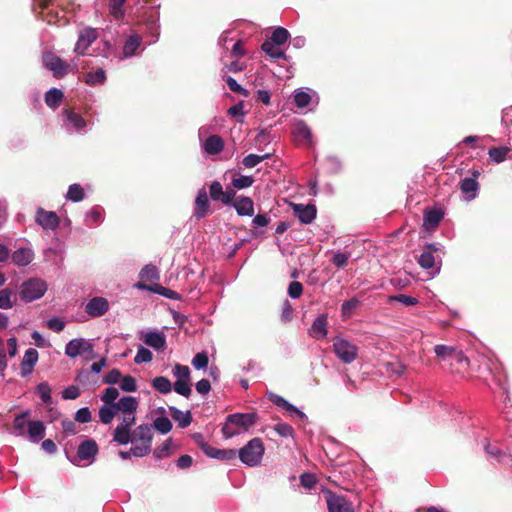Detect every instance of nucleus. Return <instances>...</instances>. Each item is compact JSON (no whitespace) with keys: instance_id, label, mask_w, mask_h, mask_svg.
<instances>
[{"instance_id":"f257e3e1","label":"nucleus","mask_w":512,"mask_h":512,"mask_svg":"<svg viewBox=\"0 0 512 512\" xmlns=\"http://www.w3.org/2000/svg\"><path fill=\"white\" fill-rule=\"evenodd\" d=\"M153 429L149 424H141L130 433L129 442L132 444V454L135 457H144L151 452Z\"/></svg>"},{"instance_id":"f03ea898","label":"nucleus","mask_w":512,"mask_h":512,"mask_svg":"<svg viewBox=\"0 0 512 512\" xmlns=\"http://www.w3.org/2000/svg\"><path fill=\"white\" fill-rule=\"evenodd\" d=\"M44 66L52 72L53 76L61 79L68 74V72H77L78 66L76 63L69 64L62 60L53 52H44L42 56Z\"/></svg>"},{"instance_id":"7ed1b4c3","label":"nucleus","mask_w":512,"mask_h":512,"mask_svg":"<svg viewBox=\"0 0 512 512\" xmlns=\"http://www.w3.org/2000/svg\"><path fill=\"white\" fill-rule=\"evenodd\" d=\"M264 452L263 441L260 438H253L239 450L238 456L244 464L254 467L261 462Z\"/></svg>"},{"instance_id":"20e7f679","label":"nucleus","mask_w":512,"mask_h":512,"mask_svg":"<svg viewBox=\"0 0 512 512\" xmlns=\"http://www.w3.org/2000/svg\"><path fill=\"white\" fill-rule=\"evenodd\" d=\"M47 290L46 283L38 278H31L21 285L20 297L25 302L41 298Z\"/></svg>"},{"instance_id":"39448f33","label":"nucleus","mask_w":512,"mask_h":512,"mask_svg":"<svg viewBox=\"0 0 512 512\" xmlns=\"http://www.w3.org/2000/svg\"><path fill=\"white\" fill-rule=\"evenodd\" d=\"M358 347L346 339L336 338L333 342V351L345 364H350L358 357Z\"/></svg>"},{"instance_id":"423d86ee","label":"nucleus","mask_w":512,"mask_h":512,"mask_svg":"<svg viewBox=\"0 0 512 512\" xmlns=\"http://www.w3.org/2000/svg\"><path fill=\"white\" fill-rule=\"evenodd\" d=\"M136 422L135 412L123 414L121 423L114 429L113 441L119 445H126L130 440L131 427Z\"/></svg>"},{"instance_id":"0eeeda50","label":"nucleus","mask_w":512,"mask_h":512,"mask_svg":"<svg viewBox=\"0 0 512 512\" xmlns=\"http://www.w3.org/2000/svg\"><path fill=\"white\" fill-rule=\"evenodd\" d=\"M65 354L68 357L75 358L82 354H88L91 358H94L93 345L82 338L71 340L65 347Z\"/></svg>"},{"instance_id":"6e6552de","label":"nucleus","mask_w":512,"mask_h":512,"mask_svg":"<svg viewBox=\"0 0 512 512\" xmlns=\"http://www.w3.org/2000/svg\"><path fill=\"white\" fill-rule=\"evenodd\" d=\"M325 498L328 512H354L353 504L342 495L329 491Z\"/></svg>"},{"instance_id":"1a4fd4ad","label":"nucleus","mask_w":512,"mask_h":512,"mask_svg":"<svg viewBox=\"0 0 512 512\" xmlns=\"http://www.w3.org/2000/svg\"><path fill=\"white\" fill-rule=\"evenodd\" d=\"M436 355L443 359L449 360L451 362L455 361L459 363L461 366L468 365V359L463 355L461 351H458L452 346L447 345H436L434 348Z\"/></svg>"},{"instance_id":"9d476101","label":"nucleus","mask_w":512,"mask_h":512,"mask_svg":"<svg viewBox=\"0 0 512 512\" xmlns=\"http://www.w3.org/2000/svg\"><path fill=\"white\" fill-rule=\"evenodd\" d=\"M256 420V413H235L227 416V421L239 429L240 433L242 431H247L251 426L255 424Z\"/></svg>"},{"instance_id":"9b49d317","label":"nucleus","mask_w":512,"mask_h":512,"mask_svg":"<svg viewBox=\"0 0 512 512\" xmlns=\"http://www.w3.org/2000/svg\"><path fill=\"white\" fill-rule=\"evenodd\" d=\"M97 37V32L93 28H85L81 30L74 52L78 55H85L87 49L97 39Z\"/></svg>"},{"instance_id":"f8f14e48","label":"nucleus","mask_w":512,"mask_h":512,"mask_svg":"<svg viewBox=\"0 0 512 512\" xmlns=\"http://www.w3.org/2000/svg\"><path fill=\"white\" fill-rule=\"evenodd\" d=\"M210 213V203L205 187L198 190L194 201V216L196 219L205 218Z\"/></svg>"},{"instance_id":"ddd939ff","label":"nucleus","mask_w":512,"mask_h":512,"mask_svg":"<svg viewBox=\"0 0 512 512\" xmlns=\"http://www.w3.org/2000/svg\"><path fill=\"white\" fill-rule=\"evenodd\" d=\"M35 220L37 224L46 230H55L60 223V219L55 212L46 211L43 208L37 209Z\"/></svg>"},{"instance_id":"4468645a","label":"nucleus","mask_w":512,"mask_h":512,"mask_svg":"<svg viewBox=\"0 0 512 512\" xmlns=\"http://www.w3.org/2000/svg\"><path fill=\"white\" fill-rule=\"evenodd\" d=\"M292 135L294 141L298 145H311L312 144V132L308 125L300 120L293 124Z\"/></svg>"},{"instance_id":"2eb2a0df","label":"nucleus","mask_w":512,"mask_h":512,"mask_svg":"<svg viewBox=\"0 0 512 512\" xmlns=\"http://www.w3.org/2000/svg\"><path fill=\"white\" fill-rule=\"evenodd\" d=\"M99 452V446L94 439H85L77 449V457L81 461L93 462Z\"/></svg>"},{"instance_id":"dca6fc26","label":"nucleus","mask_w":512,"mask_h":512,"mask_svg":"<svg viewBox=\"0 0 512 512\" xmlns=\"http://www.w3.org/2000/svg\"><path fill=\"white\" fill-rule=\"evenodd\" d=\"M109 309V302L103 297L92 298L85 306V312L91 317H100Z\"/></svg>"},{"instance_id":"f3484780","label":"nucleus","mask_w":512,"mask_h":512,"mask_svg":"<svg viewBox=\"0 0 512 512\" xmlns=\"http://www.w3.org/2000/svg\"><path fill=\"white\" fill-rule=\"evenodd\" d=\"M293 211L304 224L312 223L317 213L316 207L313 204H294Z\"/></svg>"},{"instance_id":"a211bd4d","label":"nucleus","mask_w":512,"mask_h":512,"mask_svg":"<svg viewBox=\"0 0 512 512\" xmlns=\"http://www.w3.org/2000/svg\"><path fill=\"white\" fill-rule=\"evenodd\" d=\"M38 351L34 348L26 350L24 357L21 362V376L25 377L32 373L34 366L38 361Z\"/></svg>"},{"instance_id":"6ab92c4d","label":"nucleus","mask_w":512,"mask_h":512,"mask_svg":"<svg viewBox=\"0 0 512 512\" xmlns=\"http://www.w3.org/2000/svg\"><path fill=\"white\" fill-rule=\"evenodd\" d=\"M438 251V248L435 244H426L424 246L423 252L418 258V264L423 269H431L435 265V257L434 253Z\"/></svg>"},{"instance_id":"aec40b11","label":"nucleus","mask_w":512,"mask_h":512,"mask_svg":"<svg viewBox=\"0 0 512 512\" xmlns=\"http://www.w3.org/2000/svg\"><path fill=\"white\" fill-rule=\"evenodd\" d=\"M233 207L239 216H252L254 214V203L250 197H238L234 201Z\"/></svg>"},{"instance_id":"412c9836","label":"nucleus","mask_w":512,"mask_h":512,"mask_svg":"<svg viewBox=\"0 0 512 512\" xmlns=\"http://www.w3.org/2000/svg\"><path fill=\"white\" fill-rule=\"evenodd\" d=\"M327 316L325 314L317 317L310 328V336L315 339H324L327 336Z\"/></svg>"},{"instance_id":"4be33fe9","label":"nucleus","mask_w":512,"mask_h":512,"mask_svg":"<svg viewBox=\"0 0 512 512\" xmlns=\"http://www.w3.org/2000/svg\"><path fill=\"white\" fill-rule=\"evenodd\" d=\"M12 262L17 266H27L34 259V252L30 248H19L13 252Z\"/></svg>"},{"instance_id":"5701e85b","label":"nucleus","mask_w":512,"mask_h":512,"mask_svg":"<svg viewBox=\"0 0 512 512\" xmlns=\"http://www.w3.org/2000/svg\"><path fill=\"white\" fill-rule=\"evenodd\" d=\"M460 190L466 195L467 200H473L477 196L479 183L475 178H464L459 183Z\"/></svg>"},{"instance_id":"b1692460","label":"nucleus","mask_w":512,"mask_h":512,"mask_svg":"<svg viewBox=\"0 0 512 512\" xmlns=\"http://www.w3.org/2000/svg\"><path fill=\"white\" fill-rule=\"evenodd\" d=\"M204 454L210 458L228 461L236 458L237 451L235 449H218L209 445Z\"/></svg>"},{"instance_id":"393cba45","label":"nucleus","mask_w":512,"mask_h":512,"mask_svg":"<svg viewBox=\"0 0 512 512\" xmlns=\"http://www.w3.org/2000/svg\"><path fill=\"white\" fill-rule=\"evenodd\" d=\"M143 340L146 345L155 350H163L166 347V337L163 333L148 332L144 335Z\"/></svg>"},{"instance_id":"a878e982","label":"nucleus","mask_w":512,"mask_h":512,"mask_svg":"<svg viewBox=\"0 0 512 512\" xmlns=\"http://www.w3.org/2000/svg\"><path fill=\"white\" fill-rule=\"evenodd\" d=\"M116 412L131 413L136 412L138 408V401L135 397L125 396L122 397L118 402L113 404Z\"/></svg>"},{"instance_id":"bb28decb","label":"nucleus","mask_w":512,"mask_h":512,"mask_svg":"<svg viewBox=\"0 0 512 512\" xmlns=\"http://www.w3.org/2000/svg\"><path fill=\"white\" fill-rule=\"evenodd\" d=\"M204 150L209 155H216L224 148V142L218 135L209 136L204 142Z\"/></svg>"},{"instance_id":"cd10ccee","label":"nucleus","mask_w":512,"mask_h":512,"mask_svg":"<svg viewBox=\"0 0 512 512\" xmlns=\"http://www.w3.org/2000/svg\"><path fill=\"white\" fill-rule=\"evenodd\" d=\"M169 411L171 417L173 418V420L178 422V426L180 428H186L191 424L192 415L190 411L182 412L181 410L173 406L169 407Z\"/></svg>"},{"instance_id":"c85d7f7f","label":"nucleus","mask_w":512,"mask_h":512,"mask_svg":"<svg viewBox=\"0 0 512 512\" xmlns=\"http://www.w3.org/2000/svg\"><path fill=\"white\" fill-rule=\"evenodd\" d=\"M28 434L33 442H38L44 437L45 426L42 421H28Z\"/></svg>"},{"instance_id":"c756f323","label":"nucleus","mask_w":512,"mask_h":512,"mask_svg":"<svg viewBox=\"0 0 512 512\" xmlns=\"http://www.w3.org/2000/svg\"><path fill=\"white\" fill-rule=\"evenodd\" d=\"M64 95L60 89L52 88L45 94V103L48 107L56 109L60 106Z\"/></svg>"},{"instance_id":"7c9ffc66","label":"nucleus","mask_w":512,"mask_h":512,"mask_svg":"<svg viewBox=\"0 0 512 512\" xmlns=\"http://www.w3.org/2000/svg\"><path fill=\"white\" fill-rule=\"evenodd\" d=\"M443 212L440 210H428L424 214V225L427 228H436L443 219Z\"/></svg>"},{"instance_id":"2f4dec72","label":"nucleus","mask_w":512,"mask_h":512,"mask_svg":"<svg viewBox=\"0 0 512 512\" xmlns=\"http://www.w3.org/2000/svg\"><path fill=\"white\" fill-rule=\"evenodd\" d=\"M105 80L106 74L102 68H98L94 72H88L84 77V81L90 86L103 84Z\"/></svg>"},{"instance_id":"473e14b6","label":"nucleus","mask_w":512,"mask_h":512,"mask_svg":"<svg viewBox=\"0 0 512 512\" xmlns=\"http://www.w3.org/2000/svg\"><path fill=\"white\" fill-rule=\"evenodd\" d=\"M289 32L287 29L283 27H277L273 32L271 37L267 40L272 42L278 46L283 45L289 39Z\"/></svg>"},{"instance_id":"72a5a7b5","label":"nucleus","mask_w":512,"mask_h":512,"mask_svg":"<svg viewBox=\"0 0 512 512\" xmlns=\"http://www.w3.org/2000/svg\"><path fill=\"white\" fill-rule=\"evenodd\" d=\"M117 414L114 405H104L99 409V419L103 424H110Z\"/></svg>"},{"instance_id":"f704fd0d","label":"nucleus","mask_w":512,"mask_h":512,"mask_svg":"<svg viewBox=\"0 0 512 512\" xmlns=\"http://www.w3.org/2000/svg\"><path fill=\"white\" fill-rule=\"evenodd\" d=\"M152 386L160 393L167 394L171 392L172 384L170 380L164 376L155 377L152 380Z\"/></svg>"},{"instance_id":"c9c22d12","label":"nucleus","mask_w":512,"mask_h":512,"mask_svg":"<svg viewBox=\"0 0 512 512\" xmlns=\"http://www.w3.org/2000/svg\"><path fill=\"white\" fill-rule=\"evenodd\" d=\"M141 44V37L138 35L130 36L124 44L123 53L125 56H131Z\"/></svg>"},{"instance_id":"e433bc0d","label":"nucleus","mask_w":512,"mask_h":512,"mask_svg":"<svg viewBox=\"0 0 512 512\" xmlns=\"http://www.w3.org/2000/svg\"><path fill=\"white\" fill-rule=\"evenodd\" d=\"M84 196V189L80 184L75 183L69 186L66 198L73 202H79L84 199Z\"/></svg>"},{"instance_id":"4c0bfd02","label":"nucleus","mask_w":512,"mask_h":512,"mask_svg":"<svg viewBox=\"0 0 512 512\" xmlns=\"http://www.w3.org/2000/svg\"><path fill=\"white\" fill-rule=\"evenodd\" d=\"M261 49L273 59L284 58L285 56L284 52L276 47V44L267 40L261 45Z\"/></svg>"},{"instance_id":"58836bf2","label":"nucleus","mask_w":512,"mask_h":512,"mask_svg":"<svg viewBox=\"0 0 512 512\" xmlns=\"http://www.w3.org/2000/svg\"><path fill=\"white\" fill-rule=\"evenodd\" d=\"M155 428L162 434H167L172 430V423L169 418L163 416L154 420L152 429Z\"/></svg>"},{"instance_id":"ea45409f","label":"nucleus","mask_w":512,"mask_h":512,"mask_svg":"<svg viewBox=\"0 0 512 512\" xmlns=\"http://www.w3.org/2000/svg\"><path fill=\"white\" fill-rule=\"evenodd\" d=\"M126 0H110L109 11L110 14L117 20L123 19L124 10L122 9Z\"/></svg>"},{"instance_id":"a19ab883","label":"nucleus","mask_w":512,"mask_h":512,"mask_svg":"<svg viewBox=\"0 0 512 512\" xmlns=\"http://www.w3.org/2000/svg\"><path fill=\"white\" fill-rule=\"evenodd\" d=\"M140 278L144 281H153L159 279V271L154 265H146L140 272Z\"/></svg>"},{"instance_id":"79ce46f5","label":"nucleus","mask_w":512,"mask_h":512,"mask_svg":"<svg viewBox=\"0 0 512 512\" xmlns=\"http://www.w3.org/2000/svg\"><path fill=\"white\" fill-rule=\"evenodd\" d=\"M64 113L66 114L68 121L72 123L77 130H80L86 126V121L78 113L68 109H65Z\"/></svg>"},{"instance_id":"37998d69","label":"nucleus","mask_w":512,"mask_h":512,"mask_svg":"<svg viewBox=\"0 0 512 512\" xmlns=\"http://www.w3.org/2000/svg\"><path fill=\"white\" fill-rule=\"evenodd\" d=\"M360 301L357 298H351L343 302L341 312L344 317H351L354 310L359 306Z\"/></svg>"},{"instance_id":"c03bdc74","label":"nucleus","mask_w":512,"mask_h":512,"mask_svg":"<svg viewBox=\"0 0 512 512\" xmlns=\"http://www.w3.org/2000/svg\"><path fill=\"white\" fill-rule=\"evenodd\" d=\"M270 154L257 155V154H249L243 158V165L247 168H253L257 166L263 160L269 158Z\"/></svg>"},{"instance_id":"a18cd8bd","label":"nucleus","mask_w":512,"mask_h":512,"mask_svg":"<svg viewBox=\"0 0 512 512\" xmlns=\"http://www.w3.org/2000/svg\"><path fill=\"white\" fill-rule=\"evenodd\" d=\"M172 445V438L165 440L162 445L158 446L154 451L153 455L156 459H162L170 455V448Z\"/></svg>"},{"instance_id":"49530a36","label":"nucleus","mask_w":512,"mask_h":512,"mask_svg":"<svg viewBox=\"0 0 512 512\" xmlns=\"http://www.w3.org/2000/svg\"><path fill=\"white\" fill-rule=\"evenodd\" d=\"M394 301L400 302L405 306H415L418 304V299L413 296L405 295V294H397L389 297V302L392 303Z\"/></svg>"},{"instance_id":"de8ad7c7","label":"nucleus","mask_w":512,"mask_h":512,"mask_svg":"<svg viewBox=\"0 0 512 512\" xmlns=\"http://www.w3.org/2000/svg\"><path fill=\"white\" fill-rule=\"evenodd\" d=\"M223 186L219 181H213L209 186V196L213 201H221L223 197Z\"/></svg>"},{"instance_id":"09e8293b","label":"nucleus","mask_w":512,"mask_h":512,"mask_svg":"<svg viewBox=\"0 0 512 512\" xmlns=\"http://www.w3.org/2000/svg\"><path fill=\"white\" fill-rule=\"evenodd\" d=\"M509 149L507 147H492L489 149V156L495 162L500 163L505 160Z\"/></svg>"},{"instance_id":"8fccbe9b","label":"nucleus","mask_w":512,"mask_h":512,"mask_svg":"<svg viewBox=\"0 0 512 512\" xmlns=\"http://www.w3.org/2000/svg\"><path fill=\"white\" fill-rule=\"evenodd\" d=\"M37 393L39 394L41 400L45 404H51L52 403V397H51V388L46 382H42L37 386Z\"/></svg>"},{"instance_id":"3c124183","label":"nucleus","mask_w":512,"mask_h":512,"mask_svg":"<svg viewBox=\"0 0 512 512\" xmlns=\"http://www.w3.org/2000/svg\"><path fill=\"white\" fill-rule=\"evenodd\" d=\"M232 186L236 189H245L249 188L254 183V178L252 176H239L232 179Z\"/></svg>"},{"instance_id":"603ef678","label":"nucleus","mask_w":512,"mask_h":512,"mask_svg":"<svg viewBox=\"0 0 512 512\" xmlns=\"http://www.w3.org/2000/svg\"><path fill=\"white\" fill-rule=\"evenodd\" d=\"M189 380L177 379L174 383V391L184 397H189L191 395V387L188 384Z\"/></svg>"},{"instance_id":"864d4df0","label":"nucleus","mask_w":512,"mask_h":512,"mask_svg":"<svg viewBox=\"0 0 512 512\" xmlns=\"http://www.w3.org/2000/svg\"><path fill=\"white\" fill-rule=\"evenodd\" d=\"M152 358H153L152 352L149 349H147L143 346H140L138 348L137 354L134 358V362L136 364L147 363V362H150L152 360Z\"/></svg>"},{"instance_id":"5fc2aeb1","label":"nucleus","mask_w":512,"mask_h":512,"mask_svg":"<svg viewBox=\"0 0 512 512\" xmlns=\"http://www.w3.org/2000/svg\"><path fill=\"white\" fill-rule=\"evenodd\" d=\"M12 291L8 288L0 290V309H10L14 303L11 300Z\"/></svg>"},{"instance_id":"6e6d98bb","label":"nucleus","mask_w":512,"mask_h":512,"mask_svg":"<svg viewBox=\"0 0 512 512\" xmlns=\"http://www.w3.org/2000/svg\"><path fill=\"white\" fill-rule=\"evenodd\" d=\"M118 396H119L118 389H116L114 387H109V388L105 389L104 394L101 396V400L106 405H112L115 403L114 401L118 398Z\"/></svg>"},{"instance_id":"4d7b16f0","label":"nucleus","mask_w":512,"mask_h":512,"mask_svg":"<svg viewBox=\"0 0 512 512\" xmlns=\"http://www.w3.org/2000/svg\"><path fill=\"white\" fill-rule=\"evenodd\" d=\"M120 387L125 392H134L137 389L134 377L127 375L121 378Z\"/></svg>"},{"instance_id":"13d9d810","label":"nucleus","mask_w":512,"mask_h":512,"mask_svg":"<svg viewBox=\"0 0 512 512\" xmlns=\"http://www.w3.org/2000/svg\"><path fill=\"white\" fill-rule=\"evenodd\" d=\"M209 358L206 352L197 353L192 359V365L196 369H203L208 366Z\"/></svg>"},{"instance_id":"bf43d9fd","label":"nucleus","mask_w":512,"mask_h":512,"mask_svg":"<svg viewBox=\"0 0 512 512\" xmlns=\"http://www.w3.org/2000/svg\"><path fill=\"white\" fill-rule=\"evenodd\" d=\"M226 83L231 91L243 95L244 97L249 96V91L244 89L241 85H239L234 78L228 76L226 78Z\"/></svg>"},{"instance_id":"052dcab7","label":"nucleus","mask_w":512,"mask_h":512,"mask_svg":"<svg viewBox=\"0 0 512 512\" xmlns=\"http://www.w3.org/2000/svg\"><path fill=\"white\" fill-rule=\"evenodd\" d=\"M74 419L78 423H89L92 420V415L88 407L80 408L74 416Z\"/></svg>"},{"instance_id":"680f3d73","label":"nucleus","mask_w":512,"mask_h":512,"mask_svg":"<svg viewBox=\"0 0 512 512\" xmlns=\"http://www.w3.org/2000/svg\"><path fill=\"white\" fill-rule=\"evenodd\" d=\"M311 101V97L308 93L304 91H299L294 96V102L297 107L299 108H305L309 105Z\"/></svg>"},{"instance_id":"e2e57ef3","label":"nucleus","mask_w":512,"mask_h":512,"mask_svg":"<svg viewBox=\"0 0 512 512\" xmlns=\"http://www.w3.org/2000/svg\"><path fill=\"white\" fill-rule=\"evenodd\" d=\"M173 374L178 379L189 380L190 379V369L188 366L176 364L173 369Z\"/></svg>"},{"instance_id":"0e129e2a","label":"nucleus","mask_w":512,"mask_h":512,"mask_svg":"<svg viewBox=\"0 0 512 512\" xmlns=\"http://www.w3.org/2000/svg\"><path fill=\"white\" fill-rule=\"evenodd\" d=\"M274 430L282 437H292L294 430L291 425L287 423H277L274 426Z\"/></svg>"},{"instance_id":"69168bd1","label":"nucleus","mask_w":512,"mask_h":512,"mask_svg":"<svg viewBox=\"0 0 512 512\" xmlns=\"http://www.w3.org/2000/svg\"><path fill=\"white\" fill-rule=\"evenodd\" d=\"M303 293V285L298 281H293L288 286V295L291 298L297 299Z\"/></svg>"},{"instance_id":"338daca9","label":"nucleus","mask_w":512,"mask_h":512,"mask_svg":"<svg viewBox=\"0 0 512 512\" xmlns=\"http://www.w3.org/2000/svg\"><path fill=\"white\" fill-rule=\"evenodd\" d=\"M80 396V389L78 386L70 385L62 391V397L66 400H74Z\"/></svg>"},{"instance_id":"774afa93","label":"nucleus","mask_w":512,"mask_h":512,"mask_svg":"<svg viewBox=\"0 0 512 512\" xmlns=\"http://www.w3.org/2000/svg\"><path fill=\"white\" fill-rule=\"evenodd\" d=\"M222 434L226 439H229L240 434V430L226 420L222 427Z\"/></svg>"}]
</instances>
